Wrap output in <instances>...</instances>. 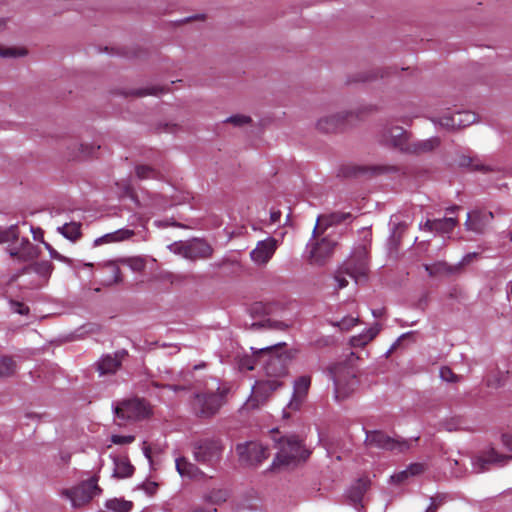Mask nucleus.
I'll list each match as a JSON object with an SVG mask.
<instances>
[{"label": "nucleus", "instance_id": "obj_18", "mask_svg": "<svg viewBox=\"0 0 512 512\" xmlns=\"http://www.w3.org/2000/svg\"><path fill=\"white\" fill-rule=\"evenodd\" d=\"M310 385V376L304 375L297 378L294 382L291 400L287 404L286 409L291 411L299 410L307 397Z\"/></svg>", "mask_w": 512, "mask_h": 512}, {"label": "nucleus", "instance_id": "obj_1", "mask_svg": "<svg viewBox=\"0 0 512 512\" xmlns=\"http://www.w3.org/2000/svg\"><path fill=\"white\" fill-rule=\"evenodd\" d=\"M350 217L349 213L333 212L318 216L316 225L313 230V238L307 244L309 253V261L312 264L322 265L329 259L334 251L336 241L326 235L319 238L324 231L334 225L345 221Z\"/></svg>", "mask_w": 512, "mask_h": 512}, {"label": "nucleus", "instance_id": "obj_2", "mask_svg": "<svg viewBox=\"0 0 512 512\" xmlns=\"http://www.w3.org/2000/svg\"><path fill=\"white\" fill-rule=\"evenodd\" d=\"M278 452L273 460L271 469L276 470L299 461H305L310 451L302 444V440L296 435H287L281 438L274 437Z\"/></svg>", "mask_w": 512, "mask_h": 512}, {"label": "nucleus", "instance_id": "obj_52", "mask_svg": "<svg viewBox=\"0 0 512 512\" xmlns=\"http://www.w3.org/2000/svg\"><path fill=\"white\" fill-rule=\"evenodd\" d=\"M236 512H261L255 505H240Z\"/></svg>", "mask_w": 512, "mask_h": 512}, {"label": "nucleus", "instance_id": "obj_23", "mask_svg": "<svg viewBox=\"0 0 512 512\" xmlns=\"http://www.w3.org/2000/svg\"><path fill=\"white\" fill-rule=\"evenodd\" d=\"M126 352H117L114 355L104 356L98 363V370L101 375L114 373L121 365Z\"/></svg>", "mask_w": 512, "mask_h": 512}, {"label": "nucleus", "instance_id": "obj_19", "mask_svg": "<svg viewBox=\"0 0 512 512\" xmlns=\"http://www.w3.org/2000/svg\"><path fill=\"white\" fill-rule=\"evenodd\" d=\"M490 211L474 210L467 213L465 227L468 231L482 234L493 219Z\"/></svg>", "mask_w": 512, "mask_h": 512}, {"label": "nucleus", "instance_id": "obj_7", "mask_svg": "<svg viewBox=\"0 0 512 512\" xmlns=\"http://www.w3.org/2000/svg\"><path fill=\"white\" fill-rule=\"evenodd\" d=\"M223 446L218 439L205 438L197 440L192 445L194 460L205 466L213 467L221 459Z\"/></svg>", "mask_w": 512, "mask_h": 512}, {"label": "nucleus", "instance_id": "obj_63", "mask_svg": "<svg viewBox=\"0 0 512 512\" xmlns=\"http://www.w3.org/2000/svg\"><path fill=\"white\" fill-rule=\"evenodd\" d=\"M507 296L512 297V280L507 284Z\"/></svg>", "mask_w": 512, "mask_h": 512}, {"label": "nucleus", "instance_id": "obj_20", "mask_svg": "<svg viewBox=\"0 0 512 512\" xmlns=\"http://www.w3.org/2000/svg\"><path fill=\"white\" fill-rule=\"evenodd\" d=\"M354 112H335L320 117L316 122V128L324 133H331L338 129Z\"/></svg>", "mask_w": 512, "mask_h": 512}, {"label": "nucleus", "instance_id": "obj_16", "mask_svg": "<svg viewBox=\"0 0 512 512\" xmlns=\"http://www.w3.org/2000/svg\"><path fill=\"white\" fill-rule=\"evenodd\" d=\"M278 246L279 241L274 237L258 241L255 248L250 252L251 261L257 266H266L272 259Z\"/></svg>", "mask_w": 512, "mask_h": 512}, {"label": "nucleus", "instance_id": "obj_42", "mask_svg": "<svg viewBox=\"0 0 512 512\" xmlns=\"http://www.w3.org/2000/svg\"><path fill=\"white\" fill-rule=\"evenodd\" d=\"M250 121H251V118L249 116L242 115V114L230 116L225 120L226 123H230L234 126H243V125L250 123Z\"/></svg>", "mask_w": 512, "mask_h": 512}, {"label": "nucleus", "instance_id": "obj_6", "mask_svg": "<svg viewBox=\"0 0 512 512\" xmlns=\"http://www.w3.org/2000/svg\"><path fill=\"white\" fill-rule=\"evenodd\" d=\"M280 349V344L258 349L257 359L261 361V366L271 379H278L287 373L289 358L285 353L279 352Z\"/></svg>", "mask_w": 512, "mask_h": 512}, {"label": "nucleus", "instance_id": "obj_29", "mask_svg": "<svg viewBox=\"0 0 512 512\" xmlns=\"http://www.w3.org/2000/svg\"><path fill=\"white\" fill-rule=\"evenodd\" d=\"M378 332L379 328L377 326L370 327L361 334L351 337L350 344L352 347H363L374 339Z\"/></svg>", "mask_w": 512, "mask_h": 512}, {"label": "nucleus", "instance_id": "obj_28", "mask_svg": "<svg viewBox=\"0 0 512 512\" xmlns=\"http://www.w3.org/2000/svg\"><path fill=\"white\" fill-rule=\"evenodd\" d=\"M114 469L113 476L117 478H126L130 477L133 474L134 468L128 461V459L124 457H114L113 458Z\"/></svg>", "mask_w": 512, "mask_h": 512}, {"label": "nucleus", "instance_id": "obj_46", "mask_svg": "<svg viewBox=\"0 0 512 512\" xmlns=\"http://www.w3.org/2000/svg\"><path fill=\"white\" fill-rule=\"evenodd\" d=\"M25 54L24 50H16L14 48L9 47H0V56L1 57H18L23 56Z\"/></svg>", "mask_w": 512, "mask_h": 512}, {"label": "nucleus", "instance_id": "obj_25", "mask_svg": "<svg viewBox=\"0 0 512 512\" xmlns=\"http://www.w3.org/2000/svg\"><path fill=\"white\" fill-rule=\"evenodd\" d=\"M175 464L176 470L181 477L196 479L204 475V473L195 464L191 463L184 457L177 458Z\"/></svg>", "mask_w": 512, "mask_h": 512}, {"label": "nucleus", "instance_id": "obj_45", "mask_svg": "<svg viewBox=\"0 0 512 512\" xmlns=\"http://www.w3.org/2000/svg\"><path fill=\"white\" fill-rule=\"evenodd\" d=\"M186 247H187V241L186 242H176V243H173L168 246L170 251H172L175 254L181 255L184 258H186V253L188 254V252H187L188 249L186 250Z\"/></svg>", "mask_w": 512, "mask_h": 512}, {"label": "nucleus", "instance_id": "obj_58", "mask_svg": "<svg viewBox=\"0 0 512 512\" xmlns=\"http://www.w3.org/2000/svg\"><path fill=\"white\" fill-rule=\"evenodd\" d=\"M281 218V212L280 211H271L270 213V223L275 224L279 222Z\"/></svg>", "mask_w": 512, "mask_h": 512}, {"label": "nucleus", "instance_id": "obj_62", "mask_svg": "<svg viewBox=\"0 0 512 512\" xmlns=\"http://www.w3.org/2000/svg\"><path fill=\"white\" fill-rule=\"evenodd\" d=\"M143 451H144V455H145V457H146L149 461H151V450H150V448H149V447H147V446H145V447L143 448Z\"/></svg>", "mask_w": 512, "mask_h": 512}, {"label": "nucleus", "instance_id": "obj_26", "mask_svg": "<svg viewBox=\"0 0 512 512\" xmlns=\"http://www.w3.org/2000/svg\"><path fill=\"white\" fill-rule=\"evenodd\" d=\"M134 235V232L129 229H119L117 231L107 233L101 237H98L94 240V246H100L102 244L119 242L126 239H129Z\"/></svg>", "mask_w": 512, "mask_h": 512}, {"label": "nucleus", "instance_id": "obj_35", "mask_svg": "<svg viewBox=\"0 0 512 512\" xmlns=\"http://www.w3.org/2000/svg\"><path fill=\"white\" fill-rule=\"evenodd\" d=\"M105 507L112 512H130L132 509V502L115 498L108 500Z\"/></svg>", "mask_w": 512, "mask_h": 512}, {"label": "nucleus", "instance_id": "obj_40", "mask_svg": "<svg viewBox=\"0 0 512 512\" xmlns=\"http://www.w3.org/2000/svg\"><path fill=\"white\" fill-rule=\"evenodd\" d=\"M359 323L358 317H344L334 325L338 326L342 331H349L352 327Z\"/></svg>", "mask_w": 512, "mask_h": 512}, {"label": "nucleus", "instance_id": "obj_47", "mask_svg": "<svg viewBox=\"0 0 512 512\" xmlns=\"http://www.w3.org/2000/svg\"><path fill=\"white\" fill-rule=\"evenodd\" d=\"M135 440V437L132 435H112L111 436V442L117 445H124L132 443Z\"/></svg>", "mask_w": 512, "mask_h": 512}, {"label": "nucleus", "instance_id": "obj_14", "mask_svg": "<svg viewBox=\"0 0 512 512\" xmlns=\"http://www.w3.org/2000/svg\"><path fill=\"white\" fill-rule=\"evenodd\" d=\"M236 452L240 460L249 465H258L268 457L267 448L255 441L238 444Z\"/></svg>", "mask_w": 512, "mask_h": 512}, {"label": "nucleus", "instance_id": "obj_49", "mask_svg": "<svg viewBox=\"0 0 512 512\" xmlns=\"http://www.w3.org/2000/svg\"><path fill=\"white\" fill-rule=\"evenodd\" d=\"M100 146H94V145H88V144H81L80 145V153L83 156H91L94 154V151L96 149H99Z\"/></svg>", "mask_w": 512, "mask_h": 512}, {"label": "nucleus", "instance_id": "obj_33", "mask_svg": "<svg viewBox=\"0 0 512 512\" xmlns=\"http://www.w3.org/2000/svg\"><path fill=\"white\" fill-rule=\"evenodd\" d=\"M230 496L229 490L225 488H214L206 496V501L212 504H222L228 500Z\"/></svg>", "mask_w": 512, "mask_h": 512}, {"label": "nucleus", "instance_id": "obj_8", "mask_svg": "<svg viewBox=\"0 0 512 512\" xmlns=\"http://www.w3.org/2000/svg\"><path fill=\"white\" fill-rule=\"evenodd\" d=\"M149 413L150 410L145 401L138 398L123 400L114 406V414L119 426L128 420L143 419Z\"/></svg>", "mask_w": 512, "mask_h": 512}, {"label": "nucleus", "instance_id": "obj_32", "mask_svg": "<svg viewBox=\"0 0 512 512\" xmlns=\"http://www.w3.org/2000/svg\"><path fill=\"white\" fill-rule=\"evenodd\" d=\"M135 174L139 180L161 179V173L149 165H137L135 167Z\"/></svg>", "mask_w": 512, "mask_h": 512}, {"label": "nucleus", "instance_id": "obj_10", "mask_svg": "<svg viewBox=\"0 0 512 512\" xmlns=\"http://www.w3.org/2000/svg\"><path fill=\"white\" fill-rule=\"evenodd\" d=\"M365 442L370 447H376L393 452H405L411 447V442L391 438L381 431H366Z\"/></svg>", "mask_w": 512, "mask_h": 512}, {"label": "nucleus", "instance_id": "obj_59", "mask_svg": "<svg viewBox=\"0 0 512 512\" xmlns=\"http://www.w3.org/2000/svg\"><path fill=\"white\" fill-rule=\"evenodd\" d=\"M175 204H177V202H176V201H171V202H169V203H165V204L158 203L157 201H155V202L153 203L154 207H155V208H157V209H159V210L166 209L167 207L172 206V205H175Z\"/></svg>", "mask_w": 512, "mask_h": 512}, {"label": "nucleus", "instance_id": "obj_4", "mask_svg": "<svg viewBox=\"0 0 512 512\" xmlns=\"http://www.w3.org/2000/svg\"><path fill=\"white\" fill-rule=\"evenodd\" d=\"M354 358V353H351L348 361L336 363L330 368V376L334 383V396L338 401L348 397L357 386L356 370L352 365Z\"/></svg>", "mask_w": 512, "mask_h": 512}, {"label": "nucleus", "instance_id": "obj_50", "mask_svg": "<svg viewBox=\"0 0 512 512\" xmlns=\"http://www.w3.org/2000/svg\"><path fill=\"white\" fill-rule=\"evenodd\" d=\"M443 503V498L441 497H434L431 498V503L428 506V508L425 510V512H436L438 507Z\"/></svg>", "mask_w": 512, "mask_h": 512}, {"label": "nucleus", "instance_id": "obj_57", "mask_svg": "<svg viewBox=\"0 0 512 512\" xmlns=\"http://www.w3.org/2000/svg\"><path fill=\"white\" fill-rule=\"evenodd\" d=\"M449 464H450V467H451V473L455 476V477H460L462 476V472L461 471H458V470H455L454 469V466H458L459 465V461L458 460H449Z\"/></svg>", "mask_w": 512, "mask_h": 512}, {"label": "nucleus", "instance_id": "obj_11", "mask_svg": "<svg viewBox=\"0 0 512 512\" xmlns=\"http://www.w3.org/2000/svg\"><path fill=\"white\" fill-rule=\"evenodd\" d=\"M476 115L471 111H457L455 113H446L441 117H433L431 120L434 124L453 130L469 126L476 122Z\"/></svg>", "mask_w": 512, "mask_h": 512}, {"label": "nucleus", "instance_id": "obj_24", "mask_svg": "<svg viewBox=\"0 0 512 512\" xmlns=\"http://www.w3.org/2000/svg\"><path fill=\"white\" fill-rule=\"evenodd\" d=\"M440 144L438 137H431L424 140L410 141L406 153L423 154L433 151Z\"/></svg>", "mask_w": 512, "mask_h": 512}, {"label": "nucleus", "instance_id": "obj_17", "mask_svg": "<svg viewBox=\"0 0 512 512\" xmlns=\"http://www.w3.org/2000/svg\"><path fill=\"white\" fill-rule=\"evenodd\" d=\"M512 456L499 454L495 449L491 448L472 460L473 470L476 473H482L490 468L491 465L503 466Z\"/></svg>", "mask_w": 512, "mask_h": 512}, {"label": "nucleus", "instance_id": "obj_22", "mask_svg": "<svg viewBox=\"0 0 512 512\" xmlns=\"http://www.w3.org/2000/svg\"><path fill=\"white\" fill-rule=\"evenodd\" d=\"M458 224V220L454 217H444L442 219H428L424 225H420V228L427 229L430 232H436L440 234H448L453 231V229Z\"/></svg>", "mask_w": 512, "mask_h": 512}, {"label": "nucleus", "instance_id": "obj_48", "mask_svg": "<svg viewBox=\"0 0 512 512\" xmlns=\"http://www.w3.org/2000/svg\"><path fill=\"white\" fill-rule=\"evenodd\" d=\"M425 270L429 273V275L433 276L445 270L444 263H436L433 265H425Z\"/></svg>", "mask_w": 512, "mask_h": 512}, {"label": "nucleus", "instance_id": "obj_55", "mask_svg": "<svg viewBox=\"0 0 512 512\" xmlns=\"http://www.w3.org/2000/svg\"><path fill=\"white\" fill-rule=\"evenodd\" d=\"M161 387H162V389L164 391L169 390V391H172V392H178V391H182V390L188 389V387L184 386V385H164V386H161Z\"/></svg>", "mask_w": 512, "mask_h": 512}, {"label": "nucleus", "instance_id": "obj_9", "mask_svg": "<svg viewBox=\"0 0 512 512\" xmlns=\"http://www.w3.org/2000/svg\"><path fill=\"white\" fill-rule=\"evenodd\" d=\"M101 489L97 485V479L91 478L82 482L78 486L63 491L71 502L73 507H81L87 504L96 494H99Z\"/></svg>", "mask_w": 512, "mask_h": 512}, {"label": "nucleus", "instance_id": "obj_5", "mask_svg": "<svg viewBox=\"0 0 512 512\" xmlns=\"http://www.w3.org/2000/svg\"><path fill=\"white\" fill-rule=\"evenodd\" d=\"M226 392L227 390L221 388L217 381H213L207 391L195 394L191 402L193 412L203 418L213 416L223 405Z\"/></svg>", "mask_w": 512, "mask_h": 512}, {"label": "nucleus", "instance_id": "obj_31", "mask_svg": "<svg viewBox=\"0 0 512 512\" xmlns=\"http://www.w3.org/2000/svg\"><path fill=\"white\" fill-rule=\"evenodd\" d=\"M81 225L76 222L66 223L57 228V231L70 241H76L81 236Z\"/></svg>", "mask_w": 512, "mask_h": 512}, {"label": "nucleus", "instance_id": "obj_39", "mask_svg": "<svg viewBox=\"0 0 512 512\" xmlns=\"http://www.w3.org/2000/svg\"><path fill=\"white\" fill-rule=\"evenodd\" d=\"M440 378L443 381L450 382V383H456L459 382L461 377L457 374H455L449 367L444 366L440 368Z\"/></svg>", "mask_w": 512, "mask_h": 512}, {"label": "nucleus", "instance_id": "obj_41", "mask_svg": "<svg viewBox=\"0 0 512 512\" xmlns=\"http://www.w3.org/2000/svg\"><path fill=\"white\" fill-rule=\"evenodd\" d=\"M52 269H53V266L48 261L38 262V263L34 264V266H33V270L37 274H39V275H41L43 277H46V276L50 275Z\"/></svg>", "mask_w": 512, "mask_h": 512}, {"label": "nucleus", "instance_id": "obj_53", "mask_svg": "<svg viewBox=\"0 0 512 512\" xmlns=\"http://www.w3.org/2000/svg\"><path fill=\"white\" fill-rule=\"evenodd\" d=\"M502 443L509 450L512 451V434L506 433L502 435Z\"/></svg>", "mask_w": 512, "mask_h": 512}, {"label": "nucleus", "instance_id": "obj_60", "mask_svg": "<svg viewBox=\"0 0 512 512\" xmlns=\"http://www.w3.org/2000/svg\"><path fill=\"white\" fill-rule=\"evenodd\" d=\"M477 253H469L467 255H465L462 259V264H469L474 258L477 257Z\"/></svg>", "mask_w": 512, "mask_h": 512}, {"label": "nucleus", "instance_id": "obj_51", "mask_svg": "<svg viewBox=\"0 0 512 512\" xmlns=\"http://www.w3.org/2000/svg\"><path fill=\"white\" fill-rule=\"evenodd\" d=\"M12 309L14 312L21 314V315H26L29 312L28 306H26L22 303H19V302H13Z\"/></svg>", "mask_w": 512, "mask_h": 512}, {"label": "nucleus", "instance_id": "obj_12", "mask_svg": "<svg viewBox=\"0 0 512 512\" xmlns=\"http://www.w3.org/2000/svg\"><path fill=\"white\" fill-rule=\"evenodd\" d=\"M380 141L388 146L406 152L409 145V134L400 126L385 125L379 132Z\"/></svg>", "mask_w": 512, "mask_h": 512}, {"label": "nucleus", "instance_id": "obj_34", "mask_svg": "<svg viewBox=\"0 0 512 512\" xmlns=\"http://www.w3.org/2000/svg\"><path fill=\"white\" fill-rule=\"evenodd\" d=\"M19 236L18 225L0 227V244L10 245Z\"/></svg>", "mask_w": 512, "mask_h": 512}, {"label": "nucleus", "instance_id": "obj_54", "mask_svg": "<svg viewBox=\"0 0 512 512\" xmlns=\"http://www.w3.org/2000/svg\"><path fill=\"white\" fill-rule=\"evenodd\" d=\"M107 266L111 267V269H112V273L114 275V282L115 283L120 282L122 280L120 269L112 263H108Z\"/></svg>", "mask_w": 512, "mask_h": 512}, {"label": "nucleus", "instance_id": "obj_36", "mask_svg": "<svg viewBox=\"0 0 512 512\" xmlns=\"http://www.w3.org/2000/svg\"><path fill=\"white\" fill-rule=\"evenodd\" d=\"M120 262L128 266L133 272H141L146 266V258L141 256L123 258Z\"/></svg>", "mask_w": 512, "mask_h": 512}, {"label": "nucleus", "instance_id": "obj_38", "mask_svg": "<svg viewBox=\"0 0 512 512\" xmlns=\"http://www.w3.org/2000/svg\"><path fill=\"white\" fill-rule=\"evenodd\" d=\"M251 349L253 350V356L244 357L240 360L239 367L241 370H253L258 365H261V361H258L257 359L258 350H254V348Z\"/></svg>", "mask_w": 512, "mask_h": 512}, {"label": "nucleus", "instance_id": "obj_64", "mask_svg": "<svg viewBox=\"0 0 512 512\" xmlns=\"http://www.w3.org/2000/svg\"><path fill=\"white\" fill-rule=\"evenodd\" d=\"M188 512H208V511L201 507H194V508L190 509Z\"/></svg>", "mask_w": 512, "mask_h": 512}, {"label": "nucleus", "instance_id": "obj_13", "mask_svg": "<svg viewBox=\"0 0 512 512\" xmlns=\"http://www.w3.org/2000/svg\"><path fill=\"white\" fill-rule=\"evenodd\" d=\"M282 383L278 379L259 380L252 387V394L246 405L249 408H257L262 405L272 392L277 390Z\"/></svg>", "mask_w": 512, "mask_h": 512}, {"label": "nucleus", "instance_id": "obj_3", "mask_svg": "<svg viewBox=\"0 0 512 512\" xmlns=\"http://www.w3.org/2000/svg\"><path fill=\"white\" fill-rule=\"evenodd\" d=\"M368 274L367 251L364 247L357 249L350 258L336 271L334 279L337 282V288L343 289L347 286L350 277L359 284L366 280Z\"/></svg>", "mask_w": 512, "mask_h": 512}, {"label": "nucleus", "instance_id": "obj_15", "mask_svg": "<svg viewBox=\"0 0 512 512\" xmlns=\"http://www.w3.org/2000/svg\"><path fill=\"white\" fill-rule=\"evenodd\" d=\"M6 251L13 259L19 262H29L39 254V248L33 245L28 238H19L7 246Z\"/></svg>", "mask_w": 512, "mask_h": 512}, {"label": "nucleus", "instance_id": "obj_30", "mask_svg": "<svg viewBox=\"0 0 512 512\" xmlns=\"http://www.w3.org/2000/svg\"><path fill=\"white\" fill-rule=\"evenodd\" d=\"M368 486L369 481L367 479H359L358 482L349 490L348 497L354 504L360 503L368 489Z\"/></svg>", "mask_w": 512, "mask_h": 512}, {"label": "nucleus", "instance_id": "obj_56", "mask_svg": "<svg viewBox=\"0 0 512 512\" xmlns=\"http://www.w3.org/2000/svg\"><path fill=\"white\" fill-rule=\"evenodd\" d=\"M31 233L33 234V238L35 240H40L41 242H45L43 240V231L41 228H34V227H31Z\"/></svg>", "mask_w": 512, "mask_h": 512}, {"label": "nucleus", "instance_id": "obj_43", "mask_svg": "<svg viewBox=\"0 0 512 512\" xmlns=\"http://www.w3.org/2000/svg\"><path fill=\"white\" fill-rule=\"evenodd\" d=\"M505 374L503 372H497L495 375H490L486 379L488 387L497 388L502 385Z\"/></svg>", "mask_w": 512, "mask_h": 512}, {"label": "nucleus", "instance_id": "obj_21", "mask_svg": "<svg viewBox=\"0 0 512 512\" xmlns=\"http://www.w3.org/2000/svg\"><path fill=\"white\" fill-rule=\"evenodd\" d=\"M188 254L186 253V259L196 260V259H205L212 255L213 249L212 247L205 241L201 239H193L187 241Z\"/></svg>", "mask_w": 512, "mask_h": 512}, {"label": "nucleus", "instance_id": "obj_37", "mask_svg": "<svg viewBox=\"0 0 512 512\" xmlns=\"http://www.w3.org/2000/svg\"><path fill=\"white\" fill-rule=\"evenodd\" d=\"M16 370V363L11 357L0 358V378L12 375Z\"/></svg>", "mask_w": 512, "mask_h": 512}, {"label": "nucleus", "instance_id": "obj_27", "mask_svg": "<svg viewBox=\"0 0 512 512\" xmlns=\"http://www.w3.org/2000/svg\"><path fill=\"white\" fill-rule=\"evenodd\" d=\"M427 465L425 463H412L407 469L402 470L391 476V480L395 483H401L412 476H417L425 472Z\"/></svg>", "mask_w": 512, "mask_h": 512}, {"label": "nucleus", "instance_id": "obj_61", "mask_svg": "<svg viewBox=\"0 0 512 512\" xmlns=\"http://www.w3.org/2000/svg\"><path fill=\"white\" fill-rule=\"evenodd\" d=\"M458 210H460V206L454 205V206L448 207L446 209V213L447 214H454Z\"/></svg>", "mask_w": 512, "mask_h": 512}, {"label": "nucleus", "instance_id": "obj_44", "mask_svg": "<svg viewBox=\"0 0 512 512\" xmlns=\"http://www.w3.org/2000/svg\"><path fill=\"white\" fill-rule=\"evenodd\" d=\"M45 248L48 250L49 254H50V257L52 259H55V260H58V261H61V262H64V263H67V264H70L71 263V260L65 256H63L62 254H60L59 252H57L49 243L47 242H43Z\"/></svg>", "mask_w": 512, "mask_h": 512}]
</instances>
